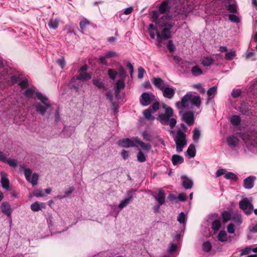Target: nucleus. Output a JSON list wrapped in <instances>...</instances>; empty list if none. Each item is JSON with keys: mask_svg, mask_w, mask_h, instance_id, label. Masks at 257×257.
Returning <instances> with one entry per match:
<instances>
[{"mask_svg": "<svg viewBox=\"0 0 257 257\" xmlns=\"http://www.w3.org/2000/svg\"><path fill=\"white\" fill-rule=\"evenodd\" d=\"M8 72V77L6 79L1 80L0 90L4 89L7 85H14L16 84H18L23 90L28 87L29 82L27 79L23 78L19 72H13L11 68Z\"/></svg>", "mask_w": 257, "mask_h": 257, "instance_id": "nucleus-1", "label": "nucleus"}, {"mask_svg": "<svg viewBox=\"0 0 257 257\" xmlns=\"http://www.w3.org/2000/svg\"><path fill=\"white\" fill-rule=\"evenodd\" d=\"M37 99L39 101H35L33 106L35 107L36 112L44 116L47 112L51 111L52 105L49 98L42 93H38Z\"/></svg>", "mask_w": 257, "mask_h": 257, "instance_id": "nucleus-2", "label": "nucleus"}, {"mask_svg": "<svg viewBox=\"0 0 257 257\" xmlns=\"http://www.w3.org/2000/svg\"><path fill=\"white\" fill-rule=\"evenodd\" d=\"M165 19L158 22L157 27L161 30V33L157 35V37L161 40H166L171 38V30L174 24L170 22L171 16L165 15Z\"/></svg>", "mask_w": 257, "mask_h": 257, "instance_id": "nucleus-3", "label": "nucleus"}, {"mask_svg": "<svg viewBox=\"0 0 257 257\" xmlns=\"http://www.w3.org/2000/svg\"><path fill=\"white\" fill-rule=\"evenodd\" d=\"M208 221L211 223L210 228L209 229V233L207 237L213 236L218 233L221 227L222 223L218 214L214 213L208 215Z\"/></svg>", "mask_w": 257, "mask_h": 257, "instance_id": "nucleus-4", "label": "nucleus"}, {"mask_svg": "<svg viewBox=\"0 0 257 257\" xmlns=\"http://www.w3.org/2000/svg\"><path fill=\"white\" fill-rule=\"evenodd\" d=\"M174 141L176 144V150L178 152L182 151L183 148L187 145L186 134L180 129L177 131V134L174 137Z\"/></svg>", "mask_w": 257, "mask_h": 257, "instance_id": "nucleus-5", "label": "nucleus"}, {"mask_svg": "<svg viewBox=\"0 0 257 257\" xmlns=\"http://www.w3.org/2000/svg\"><path fill=\"white\" fill-rule=\"evenodd\" d=\"M162 107L165 109V113L159 114L157 119L162 124H167L169 118L173 116L174 111L172 107L167 106L165 104L162 105Z\"/></svg>", "mask_w": 257, "mask_h": 257, "instance_id": "nucleus-6", "label": "nucleus"}, {"mask_svg": "<svg viewBox=\"0 0 257 257\" xmlns=\"http://www.w3.org/2000/svg\"><path fill=\"white\" fill-rule=\"evenodd\" d=\"M155 99V96L151 92H143L140 98V103L142 106L150 104Z\"/></svg>", "mask_w": 257, "mask_h": 257, "instance_id": "nucleus-7", "label": "nucleus"}, {"mask_svg": "<svg viewBox=\"0 0 257 257\" xmlns=\"http://www.w3.org/2000/svg\"><path fill=\"white\" fill-rule=\"evenodd\" d=\"M239 207L243 210L247 215H250L253 210V205L247 199L244 198L239 201Z\"/></svg>", "mask_w": 257, "mask_h": 257, "instance_id": "nucleus-8", "label": "nucleus"}, {"mask_svg": "<svg viewBox=\"0 0 257 257\" xmlns=\"http://www.w3.org/2000/svg\"><path fill=\"white\" fill-rule=\"evenodd\" d=\"M192 94L190 93H187L181 99V101H177L175 105L178 109L188 108L189 106V102L190 100Z\"/></svg>", "mask_w": 257, "mask_h": 257, "instance_id": "nucleus-9", "label": "nucleus"}, {"mask_svg": "<svg viewBox=\"0 0 257 257\" xmlns=\"http://www.w3.org/2000/svg\"><path fill=\"white\" fill-rule=\"evenodd\" d=\"M26 90L23 92V95L27 98L28 99H35L36 98H37V93H41L39 92L37 88L32 86L29 88L28 87L25 88Z\"/></svg>", "mask_w": 257, "mask_h": 257, "instance_id": "nucleus-10", "label": "nucleus"}, {"mask_svg": "<svg viewBox=\"0 0 257 257\" xmlns=\"http://www.w3.org/2000/svg\"><path fill=\"white\" fill-rule=\"evenodd\" d=\"M136 142L133 139L129 138H123L119 139L117 142V145L121 148H128L131 147H134L136 146Z\"/></svg>", "mask_w": 257, "mask_h": 257, "instance_id": "nucleus-11", "label": "nucleus"}, {"mask_svg": "<svg viewBox=\"0 0 257 257\" xmlns=\"http://www.w3.org/2000/svg\"><path fill=\"white\" fill-rule=\"evenodd\" d=\"M182 120L185 121L189 126L192 125L195 120L194 112L192 111H187L183 113Z\"/></svg>", "mask_w": 257, "mask_h": 257, "instance_id": "nucleus-12", "label": "nucleus"}, {"mask_svg": "<svg viewBox=\"0 0 257 257\" xmlns=\"http://www.w3.org/2000/svg\"><path fill=\"white\" fill-rule=\"evenodd\" d=\"M0 208L3 214L7 215L8 217H11L13 210L9 202L7 201L3 202L1 204Z\"/></svg>", "mask_w": 257, "mask_h": 257, "instance_id": "nucleus-13", "label": "nucleus"}, {"mask_svg": "<svg viewBox=\"0 0 257 257\" xmlns=\"http://www.w3.org/2000/svg\"><path fill=\"white\" fill-rule=\"evenodd\" d=\"M247 94L249 96L252 95L253 97H256L257 94V79H254L248 86L247 89Z\"/></svg>", "mask_w": 257, "mask_h": 257, "instance_id": "nucleus-14", "label": "nucleus"}, {"mask_svg": "<svg viewBox=\"0 0 257 257\" xmlns=\"http://www.w3.org/2000/svg\"><path fill=\"white\" fill-rule=\"evenodd\" d=\"M162 91L163 96L169 99H172L175 94V89L169 87L168 84H165V87Z\"/></svg>", "mask_w": 257, "mask_h": 257, "instance_id": "nucleus-15", "label": "nucleus"}, {"mask_svg": "<svg viewBox=\"0 0 257 257\" xmlns=\"http://www.w3.org/2000/svg\"><path fill=\"white\" fill-rule=\"evenodd\" d=\"M173 1L175 0H165L163 1L159 6V11L161 14H166L169 11L170 4Z\"/></svg>", "mask_w": 257, "mask_h": 257, "instance_id": "nucleus-16", "label": "nucleus"}, {"mask_svg": "<svg viewBox=\"0 0 257 257\" xmlns=\"http://www.w3.org/2000/svg\"><path fill=\"white\" fill-rule=\"evenodd\" d=\"M153 197L158 202L160 205H163L165 202V194L162 189H160L157 195H152Z\"/></svg>", "mask_w": 257, "mask_h": 257, "instance_id": "nucleus-17", "label": "nucleus"}, {"mask_svg": "<svg viewBox=\"0 0 257 257\" xmlns=\"http://www.w3.org/2000/svg\"><path fill=\"white\" fill-rule=\"evenodd\" d=\"M256 177L250 176L243 180V186L245 188L250 189L253 187Z\"/></svg>", "mask_w": 257, "mask_h": 257, "instance_id": "nucleus-18", "label": "nucleus"}, {"mask_svg": "<svg viewBox=\"0 0 257 257\" xmlns=\"http://www.w3.org/2000/svg\"><path fill=\"white\" fill-rule=\"evenodd\" d=\"M182 185L186 189H191L193 185V181L188 178L186 176L183 175L181 177Z\"/></svg>", "mask_w": 257, "mask_h": 257, "instance_id": "nucleus-19", "label": "nucleus"}, {"mask_svg": "<svg viewBox=\"0 0 257 257\" xmlns=\"http://www.w3.org/2000/svg\"><path fill=\"white\" fill-rule=\"evenodd\" d=\"M238 142V139L234 135L229 136L226 139V143L230 148H234Z\"/></svg>", "mask_w": 257, "mask_h": 257, "instance_id": "nucleus-20", "label": "nucleus"}, {"mask_svg": "<svg viewBox=\"0 0 257 257\" xmlns=\"http://www.w3.org/2000/svg\"><path fill=\"white\" fill-rule=\"evenodd\" d=\"M1 182L2 186L3 188H4V189H6L7 190H8L10 188V185H9L10 182H9V180L8 179V178L7 177V175L5 173L2 172L1 173Z\"/></svg>", "mask_w": 257, "mask_h": 257, "instance_id": "nucleus-21", "label": "nucleus"}, {"mask_svg": "<svg viewBox=\"0 0 257 257\" xmlns=\"http://www.w3.org/2000/svg\"><path fill=\"white\" fill-rule=\"evenodd\" d=\"M133 139L136 142V143L139 144L141 147L145 151H149L152 148V146L150 144H146L142 141L140 140L138 137H134Z\"/></svg>", "mask_w": 257, "mask_h": 257, "instance_id": "nucleus-22", "label": "nucleus"}, {"mask_svg": "<svg viewBox=\"0 0 257 257\" xmlns=\"http://www.w3.org/2000/svg\"><path fill=\"white\" fill-rule=\"evenodd\" d=\"M153 83L156 87L161 90L165 87V84H167L164 83V81L163 79L159 77L154 78Z\"/></svg>", "mask_w": 257, "mask_h": 257, "instance_id": "nucleus-23", "label": "nucleus"}, {"mask_svg": "<svg viewBox=\"0 0 257 257\" xmlns=\"http://www.w3.org/2000/svg\"><path fill=\"white\" fill-rule=\"evenodd\" d=\"M160 14H161L159 11L154 10L152 12V21L153 22H154L156 25H158V22H159L160 21L164 20L165 18V16H162V17L159 18Z\"/></svg>", "mask_w": 257, "mask_h": 257, "instance_id": "nucleus-24", "label": "nucleus"}, {"mask_svg": "<svg viewBox=\"0 0 257 257\" xmlns=\"http://www.w3.org/2000/svg\"><path fill=\"white\" fill-rule=\"evenodd\" d=\"M93 84L99 89H102L103 90H106L107 88L105 87L103 80L101 79H94L92 80Z\"/></svg>", "mask_w": 257, "mask_h": 257, "instance_id": "nucleus-25", "label": "nucleus"}, {"mask_svg": "<svg viewBox=\"0 0 257 257\" xmlns=\"http://www.w3.org/2000/svg\"><path fill=\"white\" fill-rule=\"evenodd\" d=\"M172 162L174 165H177L184 162V160L183 157L179 155H173L172 156Z\"/></svg>", "mask_w": 257, "mask_h": 257, "instance_id": "nucleus-26", "label": "nucleus"}, {"mask_svg": "<svg viewBox=\"0 0 257 257\" xmlns=\"http://www.w3.org/2000/svg\"><path fill=\"white\" fill-rule=\"evenodd\" d=\"M91 78V75L87 72L79 73L76 76V79L82 81H87Z\"/></svg>", "mask_w": 257, "mask_h": 257, "instance_id": "nucleus-27", "label": "nucleus"}, {"mask_svg": "<svg viewBox=\"0 0 257 257\" xmlns=\"http://www.w3.org/2000/svg\"><path fill=\"white\" fill-rule=\"evenodd\" d=\"M191 104L196 106L197 107H199L201 104V100L200 96H193L190 98V100Z\"/></svg>", "mask_w": 257, "mask_h": 257, "instance_id": "nucleus-28", "label": "nucleus"}, {"mask_svg": "<svg viewBox=\"0 0 257 257\" xmlns=\"http://www.w3.org/2000/svg\"><path fill=\"white\" fill-rule=\"evenodd\" d=\"M196 148L194 144H191L189 145L187 150V154L190 158H194L196 155Z\"/></svg>", "mask_w": 257, "mask_h": 257, "instance_id": "nucleus-29", "label": "nucleus"}, {"mask_svg": "<svg viewBox=\"0 0 257 257\" xmlns=\"http://www.w3.org/2000/svg\"><path fill=\"white\" fill-rule=\"evenodd\" d=\"M214 59L211 57H204L202 59V64L204 66H209L214 63Z\"/></svg>", "mask_w": 257, "mask_h": 257, "instance_id": "nucleus-30", "label": "nucleus"}, {"mask_svg": "<svg viewBox=\"0 0 257 257\" xmlns=\"http://www.w3.org/2000/svg\"><path fill=\"white\" fill-rule=\"evenodd\" d=\"M231 219L238 225L240 224L242 221L241 215L237 212L233 214Z\"/></svg>", "mask_w": 257, "mask_h": 257, "instance_id": "nucleus-31", "label": "nucleus"}, {"mask_svg": "<svg viewBox=\"0 0 257 257\" xmlns=\"http://www.w3.org/2000/svg\"><path fill=\"white\" fill-rule=\"evenodd\" d=\"M191 73L194 76H198L203 73L202 70L197 65H195L192 67Z\"/></svg>", "mask_w": 257, "mask_h": 257, "instance_id": "nucleus-32", "label": "nucleus"}, {"mask_svg": "<svg viewBox=\"0 0 257 257\" xmlns=\"http://www.w3.org/2000/svg\"><path fill=\"white\" fill-rule=\"evenodd\" d=\"M230 122L234 126L239 125L241 122L240 116L237 115H233L231 117Z\"/></svg>", "mask_w": 257, "mask_h": 257, "instance_id": "nucleus-33", "label": "nucleus"}, {"mask_svg": "<svg viewBox=\"0 0 257 257\" xmlns=\"http://www.w3.org/2000/svg\"><path fill=\"white\" fill-rule=\"evenodd\" d=\"M227 234L224 230H220L217 235L218 241H227Z\"/></svg>", "mask_w": 257, "mask_h": 257, "instance_id": "nucleus-34", "label": "nucleus"}, {"mask_svg": "<svg viewBox=\"0 0 257 257\" xmlns=\"http://www.w3.org/2000/svg\"><path fill=\"white\" fill-rule=\"evenodd\" d=\"M177 249V245L172 242L170 243V245L167 249V252L170 255H173L176 252Z\"/></svg>", "mask_w": 257, "mask_h": 257, "instance_id": "nucleus-35", "label": "nucleus"}, {"mask_svg": "<svg viewBox=\"0 0 257 257\" xmlns=\"http://www.w3.org/2000/svg\"><path fill=\"white\" fill-rule=\"evenodd\" d=\"M193 140L196 142L197 143L198 142V140L200 139L201 133L200 131L198 128H195L194 130L193 131Z\"/></svg>", "mask_w": 257, "mask_h": 257, "instance_id": "nucleus-36", "label": "nucleus"}, {"mask_svg": "<svg viewBox=\"0 0 257 257\" xmlns=\"http://www.w3.org/2000/svg\"><path fill=\"white\" fill-rule=\"evenodd\" d=\"M224 177L226 179L232 180L235 181H236L238 179L237 175L231 172L226 173L224 175Z\"/></svg>", "mask_w": 257, "mask_h": 257, "instance_id": "nucleus-37", "label": "nucleus"}, {"mask_svg": "<svg viewBox=\"0 0 257 257\" xmlns=\"http://www.w3.org/2000/svg\"><path fill=\"white\" fill-rule=\"evenodd\" d=\"M118 77L120 78V79L125 80L126 77V73L124 70V68L120 66L118 69Z\"/></svg>", "mask_w": 257, "mask_h": 257, "instance_id": "nucleus-38", "label": "nucleus"}, {"mask_svg": "<svg viewBox=\"0 0 257 257\" xmlns=\"http://www.w3.org/2000/svg\"><path fill=\"white\" fill-rule=\"evenodd\" d=\"M247 145V148L250 151L254 152L257 151V142L256 141L249 142Z\"/></svg>", "mask_w": 257, "mask_h": 257, "instance_id": "nucleus-39", "label": "nucleus"}, {"mask_svg": "<svg viewBox=\"0 0 257 257\" xmlns=\"http://www.w3.org/2000/svg\"><path fill=\"white\" fill-rule=\"evenodd\" d=\"M152 112L150 108L145 110L143 112L145 117L148 120L154 119L155 117L152 115Z\"/></svg>", "mask_w": 257, "mask_h": 257, "instance_id": "nucleus-40", "label": "nucleus"}, {"mask_svg": "<svg viewBox=\"0 0 257 257\" xmlns=\"http://www.w3.org/2000/svg\"><path fill=\"white\" fill-rule=\"evenodd\" d=\"M124 80H125L124 79H120L118 80L115 84V89L121 90V89L124 88L125 87Z\"/></svg>", "mask_w": 257, "mask_h": 257, "instance_id": "nucleus-41", "label": "nucleus"}, {"mask_svg": "<svg viewBox=\"0 0 257 257\" xmlns=\"http://www.w3.org/2000/svg\"><path fill=\"white\" fill-rule=\"evenodd\" d=\"M202 247L204 252H208L211 250L212 244H211V242H203Z\"/></svg>", "mask_w": 257, "mask_h": 257, "instance_id": "nucleus-42", "label": "nucleus"}, {"mask_svg": "<svg viewBox=\"0 0 257 257\" xmlns=\"http://www.w3.org/2000/svg\"><path fill=\"white\" fill-rule=\"evenodd\" d=\"M222 217L224 223L231 219V214L229 211H224L222 213Z\"/></svg>", "mask_w": 257, "mask_h": 257, "instance_id": "nucleus-43", "label": "nucleus"}, {"mask_svg": "<svg viewBox=\"0 0 257 257\" xmlns=\"http://www.w3.org/2000/svg\"><path fill=\"white\" fill-rule=\"evenodd\" d=\"M39 178V175L37 173H34L32 175V178H30V183L33 186L36 185L38 184V180Z\"/></svg>", "mask_w": 257, "mask_h": 257, "instance_id": "nucleus-44", "label": "nucleus"}, {"mask_svg": "<svg viewBox=\"0 0 257 257\" xmlns=\"http://www.w3.org/2000/svg\"><path fill=\"white\" fill-rule=\"evenodd\" d=\"M48 25L50 28L56 29L58 27V21L57 20H53L51 19L49 21Z\"/></svg>", "mask_w": 257, "mask_h": 257, "instance_id": "nucleus-45", "label": "nucleus"}, {"mask_svg": "<svg viewBox=\"0 0 257 257\" xmlns=\"http://www.w3.org/2000/svg\"><path fill=\"white\" fill-rule=\"evenodd\" d=\"M117 72L113 69H109L108 70V75L111 80H114L116 78Z\"/></svg>", "mask_w": 257, "mask_h": 257, "instance_id": "nucleus-46", "label": "nucleus"}, {"mask_svg": "<svg viewBox=\"0 0 257 257\" xmlns=\"http://www.w3.org/2000/svg\"><path fill=\"white\" fill-rule=\"evenodd\" d=\"M137 160L139 162L142 163L146 161V157L142 151H139L137 154Z\"/></svg>", "mask_w": 257, "mask_h": 257, "instance_id": "nucleus-47", "label": "nucleus"}, {"mask_svg": "<svg viewBox=\"0 0 257 257\" xmlns=\"http://www.w3.org/2000/svg\"><path fill=\"white\" fill-rule=\"evenodd\" d=\"M31 209L34 212L39 211L41 209L40 204L38 202H35L31 205Z\"/></svg>", "mask_w": 257, "mask_h": 257, "instance_id": "nucleus-48", "label": "nucleus"}, {"mask_svg": "<svg viewBox=\"0 0 257 257\" xmlns=\"http://www.w3.org/2000/svg\"><path fill=\"white\" fill-rule=\"evenodd\" d=\"M136 191L137 190L136 189H131L129 190L128 191H127V193H126L127 197L126 198L128 199L129 201H131L133 199L134 196L136 194Z\"/></svg>", "mask_w": 257, "mask_h": 257, "instance_id": "nucleus-49", "label": "nucleus"}, {"mask_svg": "<svg viewBox=\"0 0 257 257\" xmlns=\"http://www.w3.org/2000/svg\"><path fill=\"white\" fill-rule=\"evenodd\" d=\"M228 17L229 20L232 22L238 23L240 22L239 18L236 15L233 14V13L232 14H229L228 15Z\"/></svg>", "mask_w": 257, "mask_h": 257, "instance_id": "nucleus-50", "label": "nucleus"}, {"mask_svg": "<svg viewBox=\"0 0 257 257\" xmlns=\"http://www.w3.org/2000/svg\"><path fill=\"white\" fill-rule=\"evenodd\" d=\"M4 163H7L10 166L15 168L17 166L16 160L13 159H7Z\"/></svg>", "mask_w": 257, "mask_h": 257, "instance_id": "nucleus-51", "label": "nucleus"}, {"mask_svg": "<svg viewBox=\"0 0 257 257\" xmlns=\"http://www.w3.org/2000/svg\"><path fill=\"white\" fill-rule=\"evenodd\" d=\"M255 53L254 50H251L250 52H247L245 53V58L248 60H255L254 58Z\"/></svg>", "mask_w": 257, "mask_h": 257, "instance_id": "nucleus-52", "label": "nucleus"}, {"mask_svg": "<svg viewBox=\"0 0 257 257\" xmlns=\"http://www.w3.org/2000/svg\"><path fill=\"white\" fill-rule=\"evenodd\" d=\"M32 174V171L29 168H26L24 170V175L26 179L28 182H30V178Z\"/></svg>", "mask_w": 257, "mask_h": 257, "instance_id": "nucleus-53", "label": "nucleus"}, {"mask_svg": "<svg viewBox=\"0 0 257 257\" xmlns=\"http://www.w3.org/2000/svg\"><path fill=\"white\" fill-rule=\"evenodd\" d=\"M130 202L131 201H129L128 199H126V198H124L120 202L118 205V208H119L120 209H122L130 203Z\"/></svg>", "mask_w": 257, "mask_h": 257, "instance_id": "nucleus-54", "label": "nucleus"}, {"mask_svg": "<svg viewBox=\"0 0 257 257\" xmlns=\"http://www.w3.org/2000/svg\"><path fill=\"white\" fill-rule=\"evenodd\" d=\"M177 220L180 223H184L186 220V215L183 212L180 213L177 217Z\"/></svg>", "mask_w": 257, "mask_h": 257, "instance_id": "nucleus-55", "label": "nucleus"}, {"mask_svg": "<svg viewBox=\"0 0 257 257\" xmlns=\"http://www.w3.org/2000/svg\"><path fill=\"white\" fill-rule=\"evenodd\" d=\"M217 92V86H213L208 89L207 94L208 97H211L212 95L215 94Z\"/></svg>", "mask_w": 257, "mask_h": 257, "instance_id": "nucleus-56", "label": "nucleus"}, {"mask_svg": "<svg viewBox=\"0 0 257 257\" xmlns=\"http://www.w3.org/2000/svg\"><path fill=\"white\" fill-rule=\"evenodd\" d=\"M235 56V51L227 52L225 55V59L226 60H232Z\"/></svg>", "mask_w": 257, "mask_h": 257, "instance_id": "nucleus-57", "label": "nucleus"}, {"mask_svg": "<svg viewBox=\"0 0 257 257\" xmlns=\"http://www.w3.org/2000/svg\"><path fill=\"white\" fill-rule=\"evenodd\" d=\"M167 47L170 52H173L176 50V47L173 44L172 40H169L167 45Z\"/></svg>", "mask_w": 257, "mask_h": 257, "instance_id": "nucleus-58", "label": "nucleus"}, {"mask_svg": "<svg viewBox=\"0 0 257 257\" xmlns=\"http://www.w3.org/2000/svg\"><path fill=\"white\" fill-rule=\"evenodd\" d=\"M56 62L62 69H63L66 65L64 57H61L60 59H57Z\"/></svg>", "mask_w": 257, "mask_h": 257, "instance_id": "nucleus-59", "label": "nucleus"}, {"mask_svg": "<svg viewBox=\"0 0 257 257\" xmlns=\"http://www.w3.org/2000/svg\"><path fill=\"white\" fill-rule=\"evenodd\" d=\"M241 93V90L239 89H234L232 91L231 96L233 98L238 97Z\"/></svg>", "mask_w": 257, "mask_h": 257, "instance_id": "nucleus-60", "label": "nucleus"}, {"mask_svg": "<svg viewBox=\"0 0 257 257\" xmlns=\"http://www.w3.org/2000/svg\"><path fill=\"white\" fill-rule=\"evenodd\" d=\"M33 195L37 197H44L46 196V194L43 193V191L42 190L37 189L34 191Z\"/></svg>", "mask_w": 257, "mask_h": 257, "instance_id": "nucleus-61", "label": "nucleus"}, {"mask_svg": "<svg viewBox=\"0 0 257 257\" xmlns=\"http://www.w3.org/2000/svg\"><path fill=\"white\" fill-rule=\"evenodd\" d=\"M182 235V231L180 230H177L175 235H173V238L174 241L177 240L178 241L181 239V237Z\"/></svg>", "mask_w": 257, "mask_h": 257, "instance_id": "nucleus-62", "label": "nucleus"}, {"mask_svg": "<svg viewBox=\"0 0 257 257\" xmlns=\"http://www.w3.org/2000/svg\"><path fill=\"white\" fill-rule=\"evenodd\" d=\"M251 251V247H246L240 250V255L242 256L243 255L248 254Z\"/></svg>", "mask_w": 257, "mask_h": 257, "instance_id": "nucleus-63", "label": "nucleus"}, {"mask_svg": "<svg viewBox=\"0 0 257 257\" xmlns=\"http://www.w3.org/2000/svg\"><path fill=\"white\" fill-rule=\"evenodd\" d=\"M142 136L145 141H151L152 140L151 136L148 134V133L147 131H144L142 133Z\"/></svg>", "mask_w": 257, "mask_h": 257, "instance_id": "nucleus-64", "label": "nucleus"}]
</instances>
